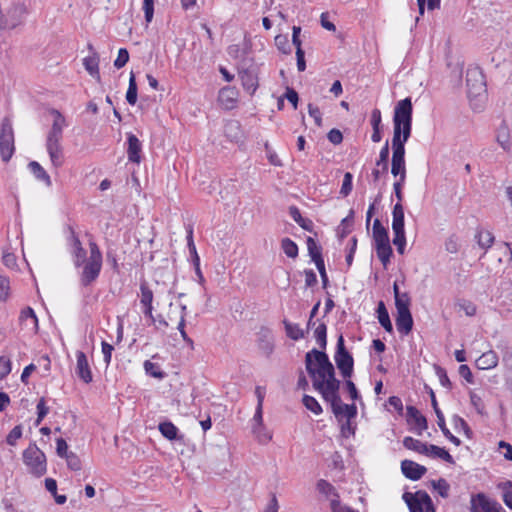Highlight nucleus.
I'll return each mask as SVG.
<instances>
[{
	"label": "nucleus",
	"instance_id": "obj_1",
	"mask_svg": "<svg viewBox=\"0 0 512 512\" xmlns=\"http://www.w3.org/2000/svg\"><path fill=\"white\" fill-rule=\"evenodd\" d=\"M305 366L312 379L313 388L322 398L329 402L332 412L339 418L345 416L348 420L357 414L355 404H344L339 395L340 381L335 377V369L327 354L317 349H312L305 356Z\"/></svg>",
	"mask_w": 512,
	"mask_h": 512
},
{
	"label": "nucleus",
	"instance_id": "obj_2",
	"mask_svg": "<svg viewBox=\"0 0 512 512\" xmlns=\"http://www.w3.org/2000/svg\"><path fill=\"white\" fill-rule=\"evenodd\" d=\"M412 110V102L409 97L400 100L395 106L392 159L405 160V143L408 141L412 129Z\"/></svg>",
	"mask_w": 512,
	"mask_h": 512
},
{
	"label": "nucleus",
	"instance_id": "obj_3",
	"mask_svg": "<svg viewBox=\"0 0 512 512\" xmlns=\"http://www.w3.org/2000/svg\"><path fill=\"white\" fill-rule=\"evenodd\" d=\"M50 114L53 116V123L47 135L46 149L52 165L58 168L63 164L61 140L63 137V129L66 126V119L61 112L56 109H51Z\"/></svg>",
	"mask_w": 512,
	"mask_h": 512
},
{
	"label": "nucleus",
	"instance_id": "obj_4",
	"mask_svg": "<svg viewBox=\"0 0 512 512\" xmlns=\"http://www.w3.org/2000/svg\"><path fill=\"white\" fill-rule=\"evenodd\" d=\"M89 248L90 256L84 262V267L81 274V283L84 286L90 285L97 279L102 267V253L98 245L95 242L90 241Z\"/></svg>",
	"mask_w": 512,
	"mask_h": 512
},
{
	"label": "nucleus",
	"instance_id": "obj_5",
	"mask_svg": "<svg viewBox=\"0 0 512 512\" xmlns=\"http://www.w3.org/2000/svg\"><path fill=\"white\" fill-rule=\"evenodd\" d=\"M15 151L14 131L11 120L5 117L0 125V155L3 162H8Z\"/></svg>",
	"mask_w": 512,
	"mask_h": 512
},
{
	"label": "nucleus",
	"instance_id": "obj_6",
	"mask_svg": "<svg viewBox=\"0 0 512 512\" xmlns=\"http://www.w3.org/2000/svg\"><path fill=\"white\" fill-rule=\"evenodd\" d=\"M23 461L28 467L30 473L36 476H42L46 472L45 454L35 445L31 444L23 452Z\"/></svg>",
	"mask_w": 512,
	"mask_h": 512
},
{
	"label": "nucleus",
	"instance_id": "obj_7",
	"mask_svg": "<svg viewBox=\"0 0 512 512\" xmlns=\"http://www.w3.org/2000/svg\"><path fill=\"white\" fill-rule=\"evenodd\" d=\"M403 499L407 503L410 512H436L426 491L419 490L415 494L406 492L403 494Z\"/></svg>",
	"mask_w": 512,
	"mask_h": 512
},
{
	"label": "nucleus",
	"instance_id": "obj_8",
	"mask_svg": "<svg viewBox=\"0 0 512 512\" xmlns=\"http://www.w3.org/2000/svg\"><path fill=\"white\" fill-rule=\"evenodd\" d=\"M334 358L342 376L344 378H350L353 373L354 360L351 354L345 348L344 338L342 335L338 337L337 349Z\"/></svg>",
	"mask_w": 512,
	"mask_h": 512
},
{
	"label": "nucleus",
	"instance_id": "obj_9",
	"mask_svg": "<svg viewBox=\"0 0 512 512\" xmlns=\"http://www.w3.org/2000/svg\"><path fill=\"white\" fill-rule=\"evenodd\" d=\"M502 506L483 493H478L471 498V512H501Z\"/></svg>",
	"mask_w": 512,
	"mask_h": 512
},
{
	"label": "nucleus",
	"instance_id": "obj_10",
	"mask_svg": "<svg viewBox=\"0 0 512 512\" xmlns=\"http://www.w3.org/2000/svg\"><path fill=\"white\" fill-rule=\"evenodd\" d=\"M466 82L469 87V94L474 93L480 95L482 92H485L483 75L478 68L469 69L467 71Z\"/></svg>",
	"mask_w": 512,
	"mask_h": 512
},
{
	"label": "nucleus",
	"instance_id": "obj_11",
	"mask_svg": "<svg viewBox=\"0 0 512 512\" xmlns=\"http://www.w3.org/2000/svg\"><path fill=\"white\" fill-rule=\"evenodd\" d=\"M430 394H431L432 406H433V409H434L435 414L437 416V424H438L439 428L441 429V431L445 435V437H447L454 445L459 446L461 444V441H460L459 438L455 437L449 431V429L446 427V424H445L446 418H444L443 413L439 409L437 401H436V398H435V394H434V392L432 390H431Z\"/></svg>",
	"mask_w": 512,
	"mask_h": 512
},
{
	"label": "nucleus",
	"instance_id": "obj_12",
	"mask_svg": "<svg viewBox=\"0 0 512 512\" xmlns=\"http://www.w3.org/2000/svg\"><path fill=\"white\" fill-rule=\"evenodd\" d=\"M401 470L406 478L413 481L421 479L427 471L425 466L411 460H403L401 462Z\"/></svg>",
	"mask_w": 512,
	"mask_h": 512
},
{
	"label": "nucleus",
	"instance_id": "obj_13",
	"mask_svg": "<svg viewBox=\"0 0 512 512\" xmlns=\"http://www.w3.org/2000/svg\"><path fill=\"white\" fill-rule=\"evenodd\" d=\"M88 49L90 50L91 54L83 59V65L86 71L98 82H100L101 76L99 72V55L91 44L88 45Z\"/></svg>",
	"mask_w": 512,
	"mask_h": 512
},
{
	"label": "nucleus",
	"instance_id": "obj_14",
	"mask_svg": "<svg viewBox=\"0 0 512 512\" xmlns=\"http://www.w3.org/2000/svg\"><path fill=\"white\" fill-rule=\"evenodd\" d=\"M76 360V374L85 383H90L92 381V372L88 363L87 356L84 352L77 351Z\"/></svg>",
	"mask_w": 512,
	"mask_h": 512
},
{
	"label": "nucleus",
	"instance_id": "obj_15",
	"mask_svg": "<svg viewBox=\"0 0 512 512\" xmlns=\"http://www.w3.org/2000/svg\"><path fill=\"white\" fill-rule=\"evenodd\" d=\"M239 78L243 88L253 95L258 88V76L254 69H244L239 71Z\"/></svg>",
	"mask_w": 512,
	"mask_h": 512
},
{
	"label": "nucleus",
	"instance_id": "obj_16",
	"mask_svg": "<svg viewBox=\"0 0 512 512\" xmlns=\"http://www.w3.org/2000/svg\"><path fill=\"white\" fill-rule=\"evenodd\" d=\"M388 159H389V145L388 141L382 147L379 153V158L376 161V168L372 171L374 182L378 181L381 174H385L388 171Z\"/></svg>",
	"mask_w": 512,
	"mask_h": 512
},
{
	"label": "nucleus",
	"instance_id": "obj_17",
	"mask_svg": "<svg viewBox=\"0 0 512 512\" xmlns=\"http://www.w3.org/2000/svg\"><path fill=\"white\" fill-rule=\"evenodd\" d=\"M396 326L400 333L407 335L411 332L413 327V318L410 310L405 311L404 308L397 312Z\"/></svg>",
	"mask_w": 512,
	"mask_h": 512
},
{
	"label": "nucleus",
	"instance_id": "obj_18",
	"mask_svg": "<svg viewBox=\"0 0 512 512\" xmlns=\"http://www.w3.org/2000/svg\"><path fill=\"white\" fill-rule=\"evenodd\" d=\"M140 290H141V300H140V302L145 307L144 314L147 317H149L150 319H152V321H154L155 319H154L153 314H152V311H153V306H152L153 291L148 287L146 282H142L141 283Z\"/></svg>",
	"mask_w": 512,
	"mask_h": 512
},
{
	"label": "nucleus",
	"instance_id": "obj_19",
	"mask_svg": "<svg viewBox=\"0 0 512 512\" xmlns=\"http://www.w3.org/2000/svg\"><path fill=\"white\" fill-rule=\"evenodd\" d=\"M498 361L497 353L493 350H489L477 358L475 364L478 369L488 370L495 368L498 365Z\"/></svg>",
	"mask_w": 512,
	"mask_h": 512
},
{
	"label": "nucleus",
	"instance_id": "obj_20",
	"mask_svg": "<svg viewBox=\"0 0 512 512\" xmlns=\"http://www.w3.org/2000/svg\"><path fill=\"white\" fill-rule=\"evenodd\" d=\"M128 149L127 155L129 161L133 163H140L141 161V142L134 134H129L127 137Z\"/></svg>",
	"mask_w": 512,
	"mask_h": 512
},
{
	"label": "nucleus",
	"instance_id": "obj_21",
	"mask_svg": "<svg viewBox=\"0 0 512 512\" xmlns=\"http://www.w3.org/2000/svg\"><path fill=\"white\" fill-rule=\"evenodd\" d=\"M392 230L394 234L405 233L404 209L401 203H396L392 211Z\"/></svg>",
	"mask_w": 512,
	"mask_h": 512
},
{
	"label": "nucleus",
	"instance_id": "obj_22",
	"mask_svg": "<svg viewBox=\"0 0 512 512\" xmlns=\"http://www.w3.org/2000/svg\"><path fill=\"white\" fill-rule=\"evenodd\" d=\"M373 239L375 241V247L390 244L388 232L379 219H375L373 223Z\"/></svg>",
	"mask_w": 512,
	"mask_h": 512
},
{
	"label": "nucleus",
	"instance_id": "obj_23",
	"mask_svg": "<svg viewBox=\"0 0 512 512\" xmlns=\"http://www.w3.org/2000/svg\"><path fill=\"white\" fill-rule=\"evenodd\" d=\"M407 416L413 420L418 435H421L427 429V420L416 407L407 406Z\"/></svg>",
	"mask_w": 512,
	"mask_h": 512
},
{
	"label": "nucleus",
	"instance_id": "obj_24",
	"mask_svg": "<svg viewBox=\"0 0 512 512\" xmlns=\"http://www.w3.org/2000/svg\"><path fill=\"white\" fill-rule=\"evenodd\" d=\"M19 320L21 324L31 327L34 331L38 329V319L35 315V312L32 308L27 307L21 311Z\"/></svg>",
	"mask_w": 512,
	"mask_h": 512
},
{
	"label": "nucleus",
	"instance_id": "obj_25",
	"mask_svg": "<svg viewBox=\"0 0 512 512\" xmlns=\"http://www.w3.org/2000/svg\"><path fill=\"white\" fill-rule=\"evenodd\" d=\"M73 240V257L74 264L76 267H80L87 259H86V251L82 247V244L78 237L75 235L72 236Z\"/></svg>",
	"mask_w": 512,
	"mask_h": 512
},
{
	"label": "nucleus",
	"instance_id": "obj_26",
	"mask_svg": "<svg viewBox=\"0 0 512 512\" xmlns=\"http://www.w3.org/2000/svg\"><path fill=\"white\" fill-rule=\"evenodd\" d=\"M377 314H378V321L381 324V326L389 333L393 331V326L389 317V313L385 307V304L383 301H380L378 303L377 307Z\"/></svg>",
	"mask_w": 512,
	"mask_h": 512
},
{
	"label": "nucleus",
	"instance_id": "obj_27",
	"mask_svg": "<svg viewBox=\"0 0 512 512\" xmlns=\"http://www.w3.org/2000/svg\"><path fill=\"white\" fill-rule=\"evenodd\" d=\"M403 445L406 449L413 450L417 453L424 455L428 454L429 445L412 437H405L403 440Z\"/></svg>",
	"mask_w": 512,
	"mask_h": 512
},
{
	"label": "nucleus",
	"instance_id": "obj_28",
	"mask_svg": "<svg viewBox=\"0 0 512 512\" xmlns=\"http://www.w3.org/2000/svg\"><path fill=\"white\" fill-rule=\"evenodd\" d=\"M371 125L373 128V133L371 139L373 142L377 143L381 141L380 134V125H381V112L378 109H374L371 113Z\"/></svg>",
	"mask_w": 512,
	"mask_h": 512
},
{
	"label": "nucleus",
	"instance_id": "obj_29",
	"mask_svg": "<svg viewBox=\"0 0 512 512\" xmlns=\"http://www.w3.org/2000/svg\"><path fill=\"white\" fill-rule=\"evenodd\" d=\"M427 456L440 458L446 461L447 463L454 464V459L447 450L433 444L429 445Z\"/></svg>",
	"mask_w": 512,
	"mask_h": 512
},
{
	"label": "nucleus",
	"instance_id": "obj_30",
	"mask_svg": "<svg viewBox=\"0 0 512 512\" xmlns=\"http://www.w3.org/2000/svg\"><path fill=\"white\" fill-rule=\"evenodd\" d=\"M307 249L309 256L311 257L314 263L322 262V248L319 246L316 241L312 237L307 238Z\"/></svg>",
	"mask_w": 512,
	"mask_h": 512
},
{
	"label": "nucleus",
	"instance_id": "obj_31",
	"mask_svg": "<svg viewBox=\"0 0 512 512\" xmlns=\"http://www.w3.org/2000/svg\"><path fill=\"white\" fill-rule=\"evenodd\" d=\"M290 216L293 218V220L299 224L300 227H302L305 230L311 231L313 227V223L309 219H305L302 217L299 209L295 206H291L289 209Z\"/></svg>",
	"mask_w": 512,
	"mask_h": 512
},
{
	"label": "nucleus",
	"instance_id": "obj_32",
	"mask_svg": "<svg viewBox=\"0 0 512 512\" xmlns=\"http://www.w3.org/2000/svg\"><path fill=\"white\" fill-rule=\"evenodd\" d=\"M432 488L442 497L448 498L450 492V485L446 479L440 478L438 480H432L431 482Z\"/></svg>",
	"mask_w": 512,
	"mask_h": 512
},
{
	"label": "nucleus",
	"instance_id": "obj_33",
	"mask_svg": "<svg viewBox=\"0 0 512 512\" xmlns=\"http://www.w3.org/2000/svg\"><path fill=\"white\" fill-rule=\"evenodd\" d=\"M29 168L37 179L43 180L47 185H51L50 176L46 173L43 167L36 161L29 163Z\"/></svg>",
	"mask_w": 512,
	"mask_h": 512
},
{
	"label": "nucleus",
	"instance_id": "obj_34",
	"mask_svg": "<svg viewBox=\"0 0 512 512\" xmlns=\"http://www.w3.org/2000/svg\"><path fill=\"white\" fill-rule=\"evenodd\" d=\"M391 173L395 177L399 176V179H401V181H405V179H406L405 160L392 159Z\"/></svg>",
	"mask_w": 512,
	"mask_h": 512
},
{
	"label": "nucleus",
	"instance_id": "obj_35",
	"mask_svg": "<svg viewBox=\"0 0 512 512\" xmlns=\"http://www.w3.org/2000/svg\"><path fill=\"white\" fill-rule=\"evenodd\" d=\"M126 100L130 105H134L137 101V84L133 72L130 73L129 86L126 93Z\"/></svg>",
	"mask_w": 512,
	"mask_h": 512
},
{
	"label": "nucleus",
	"instance_id": "obj_36",
	"mask_svg": "<svg viewBox=\"0 0 512 512\" xmlns=\"http://www.w3.org/2000/svg\"><path fill=\"white\" fill-rule=\"evenodd\" d=\"M283 323L285 325L286 334L289 338L299 340L304 337L303 330L297 324H292L287 320H284Z\"/></svg>",
	"mask_w": 512,
	"mask_h": 512
},
{
	"label": "nucleus",
	"instance_id": "obj_37",
	"mask_svg": "<svg viewBox=\"0 0 512 512\" xmlns=\"http://www.w3.org/2000/svg\"><path fill=\"white\" fill-rule=\"evenodd\" d=\"M281 248L283 252L290 258H296L298 256V246L290 238L282 239Z\"/></svg>",
	"mask_w": 512,
	"mask_h": 512
},
{
	"label": "nucleus",
	"instance_id": "obj_38",
	"mask_svg": "<svg viewBox=\"0 0 512 512\" xmlns=\"http://www.w3.org/2000/svg\"><path fill=\"white\" fill-rule=\"evenodd\" d=\"M314 337L320 348L325 349L327 344V327L324 323H320L314 330Z\"/></svg>",
	"mask_w": 512,
	"mask_h": 512
},
{
	"label": "nucleus",
	"instance_id": "obj_39",
	"mask_svg": "<svg viewBox=\"0 0 512 512\" xmlns=\"http://www.w3.org/2000/svg\"><path fill=\"white\" fill-rule=\"evenodd\" d=\"M159 431L165 438L174 440L177 436L178 429L173 423L164 422L159 425Z\"/></svg>",
	"mask_w": 512,
	"mask_h": 512
},
{
	"label": "nucleus",
	"instance_id": "obj_40",
	"mask_svg": "<svg viewBox=\"0 0 512 512\" xmlns=\"http://www.w3.org/2000/svg\"><path fill=\"white\" fill-rule=\"evenodd\" d=\"M375 248L379 260L382 262L383 266L386 267L393 253L391 245L376 246Z\"/></svg>",
	"mask_w": 512,
	"mask_h": 512
},
{
	"label": "nucleus",
	"instance_id": "obj_41",
	"mask_svg": "<svg viewBox=\"0 0 512 512\" xmlns=\"http://www.w3.org/2000/svg\"><path fill=\"white\" fill-rule=\"evenodd\" d=\"M219 100L225 103L227 108H231L235 102V92L231 88H222L219 92Z\"/></svg>",
	"mask_w": 512,
	"mask_h": 512
},
{
	"label": "nucleus",
	"instance_id": "obj_42",
	"mask_svg": "<svg viewBox=\"0 0 512 512\" xmlns=\"http://www.w3.org/2000/svg\"><path fill=\"white\" fill-rule=\"evenodd\" d=\"M476 237L478 245L483 249H488L494 242V236L490 231H480Z\"/></svg>",
	"mask_w": 512,
	"mask_h": 512
},
{
	"label": "nucleus",
	"instance_id": "obj_43",
	"mask_svg": "<svg viewBox=\"0 0 512 512\" xmlns=\"http://www.w3.org/2000/svg\"><path fill=\"white\" fill-rule=\"evenodd\" d=\"M302 401H303L304 406L308 410L313 412L314 414L319 415L322 413V407L314 397L309 396V395H304Z\"/></svg>",
	"mask_w": 512,
	"mask_h": 512
},
{
	"label": "nucleus",
	"instance_id": "obj_44",
	"mask_svg": "<svg viewBox=\"0 0 512 512\" xmlns=\"http://www.w3.org/2000/svg\"><path fill=\"white\" fill-rule=\"evenodd\" d=\"M144 369L148 375L154 378L162 379L165 376V373L160 370L159 365L149 360L144 362Z\"/></svg>",
	"mask_w": 512,
	"mask_h": 512
},
{
	"label": "nucleus",
	"instance_id": "obj_45",
	"mask_svg": "<svg viewBox=\"0 0 512 512\" xmlns=\"http://www.w3.org/2000/svg\"><path fill=\"white\" fill-rule=\"evenodd\" d=\"M192 234H193V231L190 228L189 231H188V237H187L188 246H189L190 252L194 254V263H195V266H196V272L199 275L200 280L203 281V276H202L200 268H199V256H198V254L196 252V247H195L194 242H193Z\"/></svg>",
	"mask_w": 512,
	"mask_h": 512
},
{
	"label": "nucleus",
	"instance_id": "obj_46",
	"mask_svg": "<svg viewBox=\"0 0 512 512\" xmlns=\"http://www.w3.org/2000/svg\"><path fill=\"white\" fill-rule=\"evenodd\" d=\"M12 369V363L10 358L6 356H0V380L8 376Z\"/></svg>",
	"mask_w": 512,
	"mask_h": 512
},
{
	"label": "nucleus",
	"instance_id": "obj_47",
	"mask_svg": "<svg viewBox=\"0 0 512 512\" xmlns=\"http://www.w3.org/2000/svg\"><path fill=\"white\" fill-rule=\"evenodd\" d=\"M128 61H129L128 50L125 48H120L118 51L117 58L114 61V66L117 69H120V68L124 67Z\"/></svg>",
	"mask_w": 512,
	"mask_h": 512
},
{
	"label": "nucleus",
	"instance_id": "obj_48",
	"mask_svg": "<svg viewBox=\"0 0 512 512\" xmlns=\"http://www.w3.org/2000/svg\"><path fill=\"white\" fill-rule=\"evenodd\" d=\"M497 141L504 150H509L511 147L509 133L507 128H503L497 135Z\"/></svg>",
	"mask_w": 512,
	"mask_h": 512
},
{
	"label": "nucleus",
	"instance_id": "obj_49",
	"mask_svg": "<svg viewBox=\"0 0 512 512\" xmlns=\"http://www.w3.org/2000/svg\"><path fill=\"white\" fill-rule=\"evenodd\" d=\"M426 2L429 10H434L440 7V0H417L420 15H424Z\"/></svg>",
	"mask_w": 512,
	"mask_h": 512
},
{
	"label": "nucleus",
	"instance_id": "obj_50",
	"mask_svg": "<svg viewBox=\"0 0 512 512\" xmlns=\"http://www.w3.org/2000/svg\"><path fill=\"white\" fill-rule=\"evenodd\" d=\"M395 306L397 309V312H400L402 308H404L405 311L410 310V298L407 293H403L400 296H397L395 299Z\"/></svg>",
	"mask_w": 512,
	"mask_h": 512
},
{
	"label": "nucleus",
	"instance_id": "obj_51",
	"mask_svg": "<svg viewBox=\"0 0 512 512\" xmlns=\"http://www.w3.org/2000/svg\"><path fill=\"white\" fill-rule=\"evenodd\" d=\"M457 307L467 316H474L476 314V306L470 301L462 300L457 303Z\"/></svg>",
	"mask_w": 512,
	"mask_h": 512
},
{
	"label": "nucleus",
	"instance_id": "obj_52",
	"mask_svg": "<svg viewBox=\"0 0 512 512\" xmlns=\"http://www.w3.org/2000/svg\"><path fill=\"white\" fill-rule=\"evenodd\" d=\"M65 458L67 465L71 470L79 471L81 469V460L75 453L69 452V455Z\"/></svg>",
	"mask_w": 512,
	"mask_h": 512
},
{
	"label": "nucleus",
	"instance_id": "obj_53",
	"mask_svg": "<svg viewBox=\"0 0 512 512\" xmlns=\"http://www.w3.org/2000/svg\"><path fill=\"white\" fill-rule=\"evenodd\" d=\"M22 436V428L20 425L18 426H15L10 432L9 434L7 435V438H6V442L11 445V446H14L16 444V441L18 439H20Z\"/></svg>",
	"mask_w": 512,
	"mask_h": 512
},
{
	"label": "nucleus",
	"instance_id": "obj_54",
	"mask_svg": "<svg viewBox=\"0 0 512 512\" xmlns=\"http://www.w3.org/2000/svg\"><path fill=\"white\" fill-rule=\"evenodd\" d=\"M317 489L320 493L325 494L327 496L330 494H334L335 496H337L334 487L324 479H321L317 482Z\"/></svg>",
	"mask_w": 512,
	"mask_h": 512
},
{
	"label": "nucleus",
	"instance_id": "obj_55",
	"mask_svg": "<svg viewBox=\"0 0 512 512\" xmlns=\"http://www.w3.org/2000/svg\"><path fill=\"white\" fill-rule=\"evenodd\" d=\"M352 178L353 177H352V174L350 172H347V173L344 174V179H343L342 187H341V190H340V193L343 196H347L351 192V190H352Z\"/></svg>",
	"mask_w": 512,
	"mask_h": 512
},
{
	"label": "nucleus",
	"instance_id": "obj_56",
	"mask_svg": "<svg viewBox=\"0 0 512 512\" xmlns=\"http://www.w3.org/2000/svg\"><path fill=\"white\" fill-rule=\"evenodd\" d=\"M143 10L145 13V20L147 23L151 22L154 14V0H144Z\"/></svg>",
	"mask_w": 512,
	"mask_h": 512
},
{
	"label": "nucleus",
	"instance_id": "obj_57",
	"mask_svg": "<svg viewBox=\"0 0 512 512\" xmlns=\"http://www.w3.org/2000/svg\"><path fill=\"white\" fill-rule=\"evenodd\" d=\"M470 402L479 414L484 413V404L482 398L474 392L470 393Z\"/></svg>",
	"mask_w": 512,
	"mask_h": 512
},
{
	"label": "nucleus",
	"instance_id": "obj_58",
	"mask_svg": "<svg viewBox=\"0 0 512 512\" xmlns=\"http://www.w3.org/2000/svg\"><path fill=\"white\" fill-rule=\"evenodd\" d=\"M393 244L397 247V251L399 254H404L405 245H406V237L405 233L402 234H394Z\"/></svg>",
	"mask_w": 512,
	"mask_h": 512
},
{
	"label": "nucleus",
	"instance_id": "obj_59",
	"mask_svg": "<svg viewBox=\"0 0 512 512\" xmlns=\"http://www.w3.org/2000/svg\"><path fill=\"white\" fill-rule=\"evenodd\" d=\"M9 288H10L9 279L4 276H0V300L1 301H5L7 299Z\"/></svg>",
	"mask_w": 512,
	"mask_h": 512
},
{
	"label": "nucleus",
	"instance_id": "obj_60",
	"mask_svg": "<svg viewBox=\"0 0 512 512\" xmlns=\"http://www.w3.org/2000/svg\"><path fill=\"white\" fill-rule=\"evenodd\" d=\"M48 413V407L45 404L44 398H41L37 404V420L36 424H39Z\"/></svg>",
	"mask_w": 512,
	"mask_h": 512
},
{
	"label": "nucleus",
	"instance_id": "obj_61",
	"mask_svg": "<svg viewBox=\"0 0 512 512\" xmlns=\"http://www.w3.org/2000/svg\"><path fill=\"white\" fill-rule=\"evenodd\" d=\"M327 138L332 144L338 145L342 142L343 135L340 130L334 128L328 132Z\"/></svg>",
	"mask_w": 512,
	"mask_h": 512
},
{
	"label": "nucleus",
	"instance_id": "obj_62",
	"mask_svg": "<svg viewBox=\"0 0 512 512\" xmlns=\"http://www.w3.org/2000/svg\"><path fill=\"white\" fill-rule=\"evenodd\" d=\"M284 97L292 104L294 109L297 108L299 97L293 88L287 87Z\"/></svg>",
	"mask_w": 512,
	"mask_h": 512
},
{
	"label": "nucleus",
	"instance_id": "obj_63",
	"mask_svg": "<svg viewBox=\"0 0 512 512\" xmlns=\"http://www.w3.org/2000/svg\"><path fill=\"white\" fill-rule=\"evenodd\" d=\"M56 445V452L58 456L65 458L67 455H69L68 445L63 438H58L56 441Z\"/></svg>",
	"mask_w": 512,
	"mask_h": 512
},
{
	"label": "nucleus",
	"instance_id": "obj_64",
	"mask_svg": "<svg viewBox=\"0 0 512 512\" xmlns=\"http://www.w3.org/2000/svg\"><path fill=\"white\" fill-rule=\"evenodd\" d=\"M331 509L333 512H355L349 506L342 504L339 500H331Z\"/></svg>",
	"mask_w": 512,
	"mask_h": 512
}]
</instances>
